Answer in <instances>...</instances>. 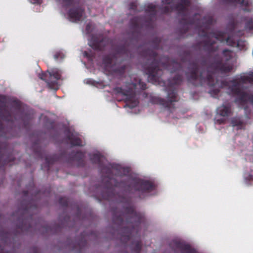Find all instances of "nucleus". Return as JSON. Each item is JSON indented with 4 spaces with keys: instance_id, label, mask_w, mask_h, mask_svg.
<instances>
[{
    "instance_id": "nucleus-1",
    "label": "nucleus",
    "mask_w": 253,
    "mask_h": 253,
    "mask_svg": "<svg viewBox=\"0 0 253 253\" xmlns=\"http://www.w3.org/2000/svg\"><path fill=\"white\" fill-rule=\"evenodd\" d=\"M130 168L127 166V244L132 253H139L141 250L140 239L141 225L145 221L144 213L137 211L135 207L130 205L131 202L144 199L154 190L155 185L150 180L134 177L130 181L128 172Z\"/></svg>"
},
{
    "instance_id": "nucleus-2",
    "label": "nucleus",
    "mask_w": 253,
    "mask_h": 253,
    "mask_svg": "<svg viewBox=\"0 0 253 253\" xmlns=\"http://www.w3.org/2000/svg\"><path fill=\"white\" fill-rule=\"evenodd\" d=\"M188 69L185 75L188 82L193 85L202 86L206 84L209 86H213L215 84L213 75L229 73L232 70L233 67L226 62L223 63L222 57L216 54L208 66L206 60L203 59L201 66L195 61L189 63Z\"/></svg>"
},
{
    "instance_id": "nucleus-3",
    "label": "nucleus",
    "mask_w": 253,
    "mask_h": 253,
    "mask_svg": "<svg viewBox=\"0 0 253 253\" xmlns=\"http://www.w3.org/2000/svg\"><path fill=\"white\" fill-rule=\"evenodd\" d=\"M200 17L198 13H195L192 17L187 14L184 15L180 20V23L183 25L182 30L181 32L183 34H185L188 31L189 26L191 25H194L197 27H200L199 35L207 38L206 40L202 42L203 49L205 51L211 53L216 51L218 49L217 46H214L216 42L215 40H213L211 38H214L220 42L226 41L228 45L232 46H240L239 41L237 42L229 36L226 37L225 33L223 32L215 31L209 33L208 31L213 23L212 18L209 17L206 21L205 25H200Z\"/></svg>"
},
{
    "instance_id": "nucleus-4",
    "label": "nucleus",
    "mask_w": 253,
    "mask_h": 253,
    "mask_svg": "<svg viewBox=\"0 0 253 253\" xmlns=\"http://www.w3.org/2000/svg\"><path fill=\"white\" fill-rule=\"evenodd\" d=\"M144 55L147 57V62L143 65L145 73L148 76V81L152 83H157L161 82V76L163 71L161 68L169 71L170 73L183 72V68L181 63L175 61L167 60L165 63L162 62L158 60L157 53L151 49H146ZM183 81L182 74L179 73L174 77L168 80L169 84L171 87L174 85L181 84Z\"/></svg>"
},
{
    "instance_id": "nucleus-5",
    "label": "nucleus",
    "mask_w": 253,
    "mask_h": 253,
    "mask_svg": "<svg viewBox=\"0 0 253 253\" xmlns=\"http://www.w3.org/2000/svg\"><path fill=\"white\" fill-rule=\"evenodd\" d=\"M146 88V84L140 79L134 78L129 82L127 79V108H133L138 105V94Z\"/></svg>"
},
{
    "instance_id": "nucleus-6",
    "label": "nucleus",
    "mask_w": 253,
    "mask_h": 253,
    "mask_svg": "<svg viewBox=\"0 0 253 253\" xmlns=\"http://www.w3.org/2000/svg\"><path fill=\"white\" fill-rule=\"evenodd\" d=\"M174 0H162V3L166 4L161 7L160 10L162 13L166 14L173 10L178 11V15H181L182 18L187 11V8L190 5V0H180V2L175 4L173 3Z\"/></svg>"
},
{
    "instance_id": "nucleus-7",
    "label": "nucleus",
    "mask_w": 253,
    "mask_h": 253,
    "mask_svg": "<svg viewBox=\"0 0 253 253\" xmlns=\"http://www.w3.org/2000/svg\"><path fill=\"white\" fill-rule=\"evenodd\" d=\"M231 89L234 94L237 95V97L235 99V103L243 107L245 110L248 109V103L253 107V94L242 91L237 84L233 85Z\"/></svg>"
},
{
    "instance_id": "nucleus-8",
    "label": "nucleus",
    "mask_w": 253,
    "mask_h": 253,
    "mask_svg": "<svg viewBox=\"0 0 253 253\" xmlns=\"http://www.w3.org/2000/svg\"><path fill=\"white\" fill-rule=\"evenodd\" d=\"M167 98V100L159 97L154 96L151 98V102L162 105L169 110L174 108L173 102L177 101L176 91L174 89L168 90Z\"/></svg>"
},
{
    "instance_id": "nucleus-9",
    "label": "nucleus",
    "mask_w": 253,
    "mask_h": 253,
    "mask_svg": "<svg viewBox=\"0 0 253 253\" xmlns=\"http://www.w3.org/2000/svg\"><path fill=\"white\" fill-rule=\"evenodd\" d=\"M157 8V6L153 3H149L145 6V12L149 15V17L147 19H145V18L143 19L142 27H145L147 29L153 28L154 22L153 20L156 16Z\"/></svg>"
},
{
    "instance_id": "nucleus-10",
    "label": "nucleus",
    "mask_w": 253,
    "mask_h": 253,
    "mask_svg": "<svg viewBox=\"0 0 253 253\" xmlns=\"http://www.w3.org/2000/svg\"><path fill=\"white\" fill-rule=\"evenodd\" d=\"M169 246L172 250L179 251L180 253H198L189 244L182 242L173 240L170 242Z\"/></svg>"
},
{
    "instance_id": "nucleus-11",
    "label": "nucleus",
    "mask_w": 253,
    "mask_h": 253,
    "mask_svg": "<svg viewBox=\"0 0 253 253\" xmlns=\"http://www.w3.org/2000/svg\"><path fill=\"white\" fill-rule=\"evenodd\" d=\"M251 79L248 76H241L240 78L233 79L228 82H226L225 85L227 87L228 93L234 96H237V95L234 94L231 89V87L234 84H237L242 91H245L244 90L243 84L250 82Z\"/></svg>"
},
{
    "instance_id": "nucleus-12",
    "label": "nucleus",
    "mask_w": 253,
    "mask_h": 253,
    "mask_svg": "<svg viewBox=\"0 0 253 253\" xmlns=\"http://www.w3.org/2000/svg\"><path fill=\"white\" fill-rule=\"evenodd\" d=\"M233 104L229 102L223 103L216 109V114L223 117L228 118L233 114Z\"/></svg>"
},
{
    "instance_id": "nucleus-13",
    "label": "nucleus",
    "mask_w": 253,
    "mask_h": 253,
    "mask_svg": "<svg viewBox=\"0 0 253 253\" xmlns=\"http://www.w3.org/2000/svg\"><path fill=\"white\" fill-rule=\"evenodd\" d=\"M48 77L50 78L51 83H54L56 81L60 79V72L58 69H54L50 72H48L44 75L40 77V78L44 80Z\"/></svg>"
},
{
    "instance_id": "nucleus-14",
    "label": "nucleus",
    "mask_w": 253,
    "mask_h": 253,
    "mask_svg": "<svg viewBox=\"0 0 253 253\" xmlns=\"http://www.w3.org/2000/svg\"><path fill=\"white\" fill-rule=\"evenodd\" d=\"M222 1L226 4L236 6L240 4L242 6H244L243 10L244 11L249 12L250 10L248 8L249 5V2L245 0H222Z\"/></svg>"
},
{
    "instance_id": "nucleus-15",
    "label": "nucleus",
    "mask_w": 253,
    "mask_h": 253,
    "mask_svg": "<svg viewBox=\"0 0 253 253\" xmlns=\"http://www.w3.org/2000/svg\"><path fill=\"white\" fill-rule=\"evenodd\" d=\"M231 124L233 127L236 126L238 130L245 129L246 125L241 117L237 116L231 119Z\"/></svg>"
},
{
    "instance_id": "nucleus-16",
    "label": "nucleus",
    "mask_w": 253,
    "mask_h": 253,
    "mask_svg": "<svg viewBox=\"0 0 253 253\" xmlns=\"http://www.w3.org/2000/svg\"><path fill=\"white\" fill-rule=\"evenodd\" d=\"M243 21L245 22V29L247 31L253 30V19L250 17H244Z\"/></svg>"
},
{
    "instance_id": "nucleus-17",
    "label": "nucleus",
    "mask_w": 253,
    "mask_h": 253,
    "mask_svg": "<svg viewBox=\"0 0 253 253\" xmlns=\"http://www.w3.org/2000/svg\"><path fill=\"white\" fill-rule=\"evenodd\" d=\"M82 14V11H78L76 10H71L69 12V16L73 21L79 20Z\"/></svg>"
},
{
    "instance_id": "nucleus-18",
    "label": "nucleus",
    "mask_w": 253,
    "mask_h": 253,
    "mask_svg": "<svg viewBox=\"0 0 253 253\" xmlns=\"http://www.w3.org/2000/svg\"><path fill=\"white\" fill-rule=\"evenodd\" d=\"M232 52L230 50L225 49L222 51V55L225 58L226 61L230 60L232 58Z\"/></svg>"
},
{
    "instance_id": "nucleus-19",
    "label": "nucleus",
    "mask_w": 253,
    "mask_h": 253,
    "mask_svg": "<svg viewBox=\"0 0 253 253\" xmlns=\"http://www.w3.org/2000/svg\"><path fill=\"white\" fill-rule=\"evenodd\" d=\"M185 55H181V60L182 62H185L189 60L191 57L189 52H185Z\"/></svg>"
},
{
    "instance_id": "nucleus-20",
    "label": "nucleus",
    "mask_w": 253,
    "mask_h": 253,
    "mask_svg": "<svg viewBox=\"0 0 253 253\" xmlns=\"http://www.w3.org/2000/svg\"><path fill=\"white\" fill-rule=\"evenodd\" d=\"M214 123L218 125L225 124L226 123V119L225 118H215L214 119Z\"/></svg>"
},
{
    "instance_id": "nucleus-21",
    "label": "nucleus",
    "mask_w": 253,
    "mask_h": 253,
    "mask_svg": "<svg viewBox=\"0 0 253 253\" xmlns=\"http://www.w3.org/2000/svg\"><path fill=\"white\" fill-rule=\"evenodd\" d=\"M59 56H61V58H63L64 55H63V54L62 53H60V52H59V53H56L55 55H54V58L57 60L58 59V57Z\"/></svg>"
},
{
    "instance_id": "nucleus-22",
    "label": "nucleus",
    "mask_w": 253,
    "mask_h": 253,
    "mask_svg": "<svg viewBox=\"0 0 253 253\" xmlns=\"http://www.w3.org/2000/svg\"><path fill=\"white\" fill-rule=\"evenodd\" d=\"M213 93H214V95H218V94L219 92V90L218 89H214L211 91Z\"/></svg>"
},
{
    "instance_id": "nucleus-23",
    "label": "nucleus",
    "mask_w": 253,
    "mask_h": 253,
    "mask_svg": "<svg viewBox=\"0 0 253 253\" xmlns=\"http://www.w3.org/2000/svg\"><path fill=\"white\" fill-rule=\"evenodd\" d=\"M72 144L75 145H80L81 144L80 142L78 140H77L76 142H72Z\"/></svg>"
},
{
    "instance_id": "nucleus-24",
    "label": "nucleus",
    "mask_w": 253,
    "mask_h": 253,
    "mask_svg": "<svg viewBox=\"0 0 253 253\" xmlns=\"http://www.w3.org/2000/svg\"><path fill=\"white\" fill-rule=\"evenodd\" d=\"M135 21H136V23H137L138 22H139V18L138 17L135 18ZM138 26V24L136 23V26Z\"/></svg>"
},
{
    "instance_id": "nucleus-25",
    "label": "nucleus",
    "mask_w": 253,
    "mask_h": 253,
    "mask_svg": "<svg viewBox=\"0 0 253 253\" xmlns=\"http://www.w3.org/2000/svg\"><path fill=\"white\" fill-rule=\"evenodd\" d=\"M244 34L243 31H239L238 35L239 36L243 35Z\"/></svg>"
},
{
    "instance_id": "nucleus-26",
    "label": "nucleus",
    "mask_w": 253,
    "mask_h": 253,
    "mask_svg": "<svg viewBox=\"0 0 253 253\" xmlns=\"http://www.w3.org/2000/svg\"><path fill=\"white\" fill-rule=\"evenodd\" d=\"M30 0L31 1V2H32L33 3H36V2H37L39 0Z\"/></svg>"
},
{
    "instance_id": "nucleus-27",
    "label": "nucleus",
    "mask_w": 253,
    "mask_h": 253,
    "mask_svg": "<svg viewBox=\"0 0 253 253\" xmlns=\"http://www.w3.org/2000/svg\"><path fill=\"white\" fill-rule=\"evenodd\" d=\"M127 54L128 53V50L127 49Z\"/></svg>"
}]
</instances>
